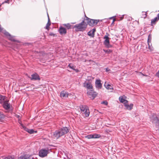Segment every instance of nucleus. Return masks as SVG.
Returning a JSON list of instances; mask_svg holds the SVG:
<instances>
[{
	"label": "nucleus",
	"instance_id": "obj_1",
	"mask_svg": "<svg viewBox=\"0 0 159 159\" xmlns=\"http://www.w3.org/2000/svg\"><path fill=\"white\" fill-rule=\"evenodd\" d=\"M69 132V130L67 127H63L53 132L52 136L55 139H58L62 136L67 133Z\"/></svg>",
	"mask_w": 159,
	"mask_h": 159
},
{
	"label": "nucleus",
	"instance_id": "obj_2",
	"mask_svg": "<svg viewBox=\"0 0 159 159\" xmlns=\"http://www.w3.org/2000/svg\"><path fill=\"white\" fill-rule=\"evenodd\" d=\"M73 28H75V30L76 31H83L85 30L87 28V26L84 19L80 23L74 25Z\"/></svg>",
	"mask_w": 159,
	"mask_h": 159
},
{
	"label": "nucleus",
	"instance_id": "obj_3",
	"mask_svg": "<svg viewBox=\"0 0 159 159\" xmlns=\"http://www.w3.org/2000/svg\"><path fill=\"white\" fill-rule=\"evenodd\" d=\"M85 16L86 18L84 19L85 20V23H86L87 26L88 25L91 26H93L95 25H96L99 21L98 20L90 19L87 17L85 15Z\"/></svg>",
	"mask_w": 159,
	"mask_h": 159
},
{
	"label": "nucleus",
	"instance_id": "obj_4",
	"mask_svg": "<svg viewBox=\"0 0 159 159\" xmlns=\"http://www.w3.org/2000/svg\"><path fill=\"white\" fill-rule=\"evenodd\" d=\"M79 107L81 112L84 114L85 117H87L89 116L90 112L88 106L85 105H81Z\"/></svg>",
	"mask_w": 159,
	"mask_h": 159
},
{
	"label": "nucleus",
	"instance_id": "obj_5",
	"mask_svg": "<svg viewBox=\"0 0 159 159\" xmlns=\"http://www.w3.org/2000/svg\"><path fill=\"white\" fill-rule=\"evenodd\" d=\"M107 35H105L103 37L104 39H105L104 44L107 48H111L112 46L110 44V38L108 37L109 35L107 33Z\"/></svg>",
	"mask_w": 159,
	"mask_h": 159
},
{
	"label": "nucleus",
	"instance_id": "obj_6",
	"mask_svg": "<svg viewBox=\"0 0 159 159\" xmlns=\"http://www.w3.org/2000/svg\"><path fill=\"white\" fill-rule=\"evenodd\" d=\"M49 153V149L48 148L42 149L39 150V155L40 157H44L46 156Z\"/></svg>",
	"mask_w": 159,
	"mask_h": 159
},
{
	"label": "nucleus",
	"instance_id": "obj_7",
	"mask_svg": "<svg viewBox=\"0 0 159 159\" xmlns=\"http://www.w3.org/2000/svg\"><path fill=\"white\" fill-rule=\"evenodd\" d=\"M87 93L88 95L92 96L93 97V99L95 98L97 95V93L96 92L93 91V89H90L87 90Z\"/></svg>",
	"mask_w": 159,
	"mask_h": 159
},
{
	"label": "nucleus",
	"instance_id": "obj_8",
	"mask_svg": "<svg viewBox=\"0 0 159 159\" xmlns=\"http://www.w3.org/2000/svg\"><path fill=\"white\" fill-rule=\"evenodd\" d=\"M2 104V107L5 109L8 110L10 109V104L8 103V101L5 100Z\"/></svg>",
	"mask_w": 159,
	"mask_h": 159
},
{
	"label": "nucleus",
	"instance_id": "obj_9",
	"mask_svg": "<svg viewBox=\"0 0 159 159\" xmlns=\"http://www.w3.org/2000/svg\"><path fill=\"white\" fill-rule=\"evenodd\" d=\"M31 77L30 78V80H40V78L39 75L37 73H35L31 75Z\"/></svg>",
	"mask_w": 159,
	"mask_h": 159
},
{
	"label": "nucleus",
	"instance_id": "obj_10",
	"mask_svg": "<svg viewBox=\"0 0 159 159\" xmlns=\"http://www.w3.org/2000/svg\"><path fill=\"white\" fill-rule=\"evenodd\" d=\"M100 80H97L95 81V86L98 89H100L102 88V84Z\"/></svg>",
	"mask_w": 159,
	"mask_h": 159
},
{
	"label": "nucleus",
	"instance_id": "obj_11",
	"mask_svg": "<svg viewBox=\"0 0 159 159\" xmlns=\"http://www.w3.org/2000/svg\"><path fill=\"white\" fill-rule=\"evenodd\" d=\"M69 95V93L65 91H62L60 94V97L62 98H67Z\"/></svg>",
	"mask_w": 159,
	"mask_h": 159
},
{
	"label": "nucleus",
	"instance_id": "obj_12",
	"mask_svg": "<svg viewBox=\"0 0 159 159\" xmlns=\"http://www.w3.org/2000/svg\"><path fill=\"white\" fill-rule=\"evenodd\" d=\"M84 87L88 89H93V87L91 83L89 82L86 83V82L84 83Z\"/></svg>",
	"mask_w": 159,
	"mask_h": 159
},
{
	"label": "nucleus",
	"instance_id": "obj_13",
	"mask_svg": "<svg viewBox=\"0 0 159 159\" xmlns=\"http://www.w3.org/2000/svg\"><path fill=\"white\" fill-rule=\"evenodd\" d=\"M125 106L126 108V109L128 110H131L133 107V104L132 103H131L129 105L128 102L125 103H124Z\"/></svg>",
	"mask_w": 159,
	"mask_h": 159
},
{
	"label": "nucleus",
	"instance_id": "obj_14",
	"mask_svg": "<svg viewBox=\"0 0 159 159\" xmlns=\"http://www.w3.org/2000/svg\"><path fill=\"white\" fill-rule=\"evenodd\" d=\"M126 98V97L125 96H120L119 98V100L121 102L124 103V104L125 103L128 102V101L125 99Z\"/></svg>",
	"mask_w": 159,
	"mask_h": 159
},
{
	"label": "nucleus",
	"instance_id": "obj_15",
	"mask_svg": "<svg viewBox=\"0 0 159 159\" xmlns=\"http://www.w3.org/2000/svg\"><path fill=\"white\" fill-rule=\"evenodd\" d=\"M147 42L148 44V49H149L150 51L151 52L153 51L154 50V48L152 46V44L151 43H151V39L150 40H149V38L148 39Z\"/></svg>",
	"mask_w": 159,
	"mask_h": 159
},
{
	"label": "nucleus",
	"instance_id": "obj_16",
	"mask_svg": "<svg viewBox=\"0 0 159 159\" xmlns=\"http://www.w3.org/2000/svg\"><path fill=\"white\" fill-rule=\"evenodd\" d=\"M19 159H34V158L31 155L28 156L27 155H25L24 156L20 157L19 158Z\"/></svg>",
	"mask_w": 159,
	"mask_h": 159
},
{
	"label": "nucleus",
	"instance_id": "obj_17",
	"mask_svg": "<svg viewBox=\"0 0 159 159\" xmlns=\"http://www.w3.org/2000/svg\"><path fill=\"white\" fill-rule=\"evenodd\" d=\"M59 32L61 34H65L66 33V29L62 27H60V28Z\"/></svg>",
	"mask_w": 159,
	"mask_h": 159
},
{
	"label": "nucleus",
	"instance_id": "obj_18",
	"mask_svg": "<svg viewBox=\"0 0 159 159\" xmlns=\"http://www.w3.org/2000/svg\"><path fill=\"white\" fill-rule=\"evenodd\" d=\"M159 19L157 17L154 18L153 19H152L151 20V25H155L156 22Z\"/></svg>",
	"mask_w": 159,
	"mask_h": 159
},
{
	"label": "nucleus",
	"instance_id": "obj_19",
	"mask_svg": "<svg viewBox=\"0 0 159 159\" xmlns=\"http://www.w3.org/2000/svg\"><path fill=\"white\" fill-rule=\"evenodd\" d=\"M6 97L0 94V103L2 104L5 100Z\"/></svg>",
	"mask_w": 159,
	"mask_h": 159
},
{
	"label": "nucleus",
	"instance_id": "obj_20",
	"mask_svg": "<svg viewBox=\"0 0 159 159\" xmlns=\"http://www.w3.org/2000/svg\"><path fill=\"white\" fill-rule=\"evenodd\" d=\"M48 22L46 24V25L45 27V29L48 30V27L51 25V22L50 21V19L48 15Z\"/></svg>",
	"mask_w": 159,
	"mask_h": 159
},
{
	"label": "nucleus",
	"instance_id": "obj_21",
	"mask_svg": "<svg viewBox=\"0 0 159 159\" xmlns=\"http://www.w3.org/2000/svg\"><path fill=\"white\" fill-rule=\"evenodd\" d=\"M104 86L107 89H113V87L109 84H108L106 86V84H105Z\"/></svg>",
	"mask_w": 159,
	"mask_h": 159
},
{
	"label": "nucleus",
	"instance_id": "obj_22",
	"mask_svg": "<svg viewBox=\"0 0 159 159\" xmlns=\"http://www.w3.org/2000/svg\"><path fill=\"white\" fill-rule=\"evenodd\" d=\"M5 115L1 112H0V121L2 120L5 117Z\"/></svg>",
	"mask_w": 159,
	"mask_h": 159
},
{
	"label": "nucleus",
	"instance_id": "obj_23",
	"mask_svg": "<svg viewBox=\"0 0 159 159\" xmlns=\"http://www.w3.org/2000/svg\"><path fill=\"white\" fill-rule=\"evenodd\" d=\"M63 25L65 26L68 29H71V25L69 23H68L67 24H64Z\"/></svg>",
	"mask_w": 159,
	"mask_h": 159
},
{
	"label": "nucleus",
	"instance_id": "obj_24",
	"mask_svg": "<svg viewBox=\"0 0 159 159\" xmlns=\"http://www.w3.org/2000/svg\"><path fill=\"white\" fill-rule=\"evenodd\" d=\"M8 38L10 40L13 42H16L18 41L17 40L15 39L14 37L12 36L11 35L9 37H8Z\"/></svg>",
	"mask_w": 159,
	"mask_h": 159
},
{
	"label": "nucleus",
	"instance_id": "obj_25",
	"mask_svg": "<svg viewBox=\"0 0 159 159\" xmlns=\"http://www.w3.org/2000/svg\"><path fill=\"white\" fill-rule=\"evenodd\" d=\"M85 138L88 139H93V134H89L85 136Z\"/></svg>",
	"mask_w": 159,
	"mask_h": 159
},
{
	"label": "nucleus",
	"instance_id": "obj_26",
	"mask_svg": "<svg viewBox=\"0 0 159 159\" xmlns=\"http://www.w3.org/2000/svg\"><path fill=\"white\" fill-rule=\"evenodd\" d=\"M93 139H98L99 138L101 137V135L100 134H93Z\"/></svg>",
	"mask_w": 159,
	"mask_h": 159
},
{
	"label": "nucleus",
	"instance_id": "obj_27",
	"mask_svg": "<svg viewBox=\"0 0 159 159\" xmlns=\"http://www.w3.org/2000/svg\"><path fill=\"white\" fill-rule=\"evenodd\" d=\"M68 66L70 68H71L73 70H75V66H74L71 64H70Z\"/></svg>",
	"mask_w": 159,
	"mask_h": 159
},
{
	"label": "nucleus",
	"instance_id": "obj_28",
	"mask_svg": "<svg viewBox=\"0 0 159 159\" xmlns=\"http://www.w3.org/2000/svg\"><path fill=\"white\" fill-rule=\"evenodd\" d=\"M21 126L22 127L23 129L25 130V131L28 132V131L29 130V129L28 128H26V127L24 126V125L23 124H21Z\"/></svg>",
	"mask_w": 159,
	"mask_h": 159
},
{
	"label": "nucleus",
	"instance_id": "obj_29",
	"mask_svg": "<svg viewBox=\"0 0 159 159\" xmlns=\"http://www.w3.org/2000/svg\"><path fill=\"white\" fill-rule=\"evenodd\" d=\"M88 35L89 36H91L92 37H93L94 36V34H93L92 33V31H90L88 33Z\"/></svg>",
	"mask_w": 159,
	"mask_h": 159
},
{
	"label": "nucleus",
	"instance_id": "obj_30",
	"mask_svg": "<svg viewBox=\"0 0 159 159\" xmlns=\"http://www.w3.org/2000/svg\"><path fill=\"white\" fill-rule=\"evenodd\" d=\"M103 51H104L105 52L107 53H110L112 52V51L110 49H107V50H103Z\"/></svg>",
	"mask_w": 159,
	"mask_h": 159
},
{
	"label": "nucleus",
	"instance_id": "obj_31",
	"mask_svg": "<svg viewBox=\"0 0 159 159\" xmlns=\"http://www.w3.org/2000/svg\"><path fill=\"white\" fill-rule=\"evenodd\" d=\"M4 34L6 35L7 36L8 38L11 35L8 32L6 31H5Z\"/></svg>",
	"mask_w": 159,
	"mask_h": 159
},
{
	"label": "nucleus",
	"instance_id": "obj_32",
	"mask_svg": "<svg viewBox=\"0 0 159 159\" xmlns=\"http://www.w3.org/2000/svg\"><path fill=\"white\" fill-rule=\"evenodd\" d=\"M3 159H14V157L11 156H8L5 157Z\"/></svg>",
	"mask_w": 159,
	"mask_h": 159
},
{
	"label": "nucleus",
	"instance_id": "obj_33",
	"mask_svg": "<svg viewBox=\"0 0 159 159\" xmlns=\"http://www.w3.org/2000/svg\"><path fill=\"white\" fill-rule=\"evenodd\" d=\"M34 131L33 129H29L28 133L30 134H32L34 133Z\"/></svg>",
	"mask_w": 159,
	"mask_h": 159
},
{
	"label": "nucleus",
	"instance_id": "obj_34",
	"mask_svg": "<svg viewBox=\"0 0 159 159\" xmlns=\"http://www.w3.org/2000/svg\"><path fill=\"white\" fill-rule=\"evenodd\" d=\"M101 104H104L105 105H107L108 104V102L107 101H105L102 102H101Z\"/></svg>",
	"mask_w": 159,
	"mask_h": 159
},
{
	"label": "nucleus",
	"instance_id": "obj_35",
	"mask_svg": "<svg viewBox=\"0 0 159 159\" xmlns=\"http://www.w3.org/2000/svg\"><path fill=\"white\" fill-rule=\"evenodd\" d=\"M91 31H92V33L93 34H94V32L96 31V29H93Z\"/></svg>",
	"mask_w": 159,
	"mask_h": 159
},
{
	"label": "nucleus",
	"instance_id": "obj_36",
	"mask_svg": "<svg viewBox=\"0 0 159 159\" xmlns=\"http://www.w3.org/2000/svg\"><path fill=\"white\" fill-rule=\"evenodd\" d=\"M143 13H144V14L143 15V17L144 18H146L147 16V14L146 13H145V12H143Z\"/></svg>",
	"mask_w": 159,
	"mask_h": 159
},
{
	"label": "nucleus",
	"instance_id": "obj_37",
	"mask_svg": "<svg viewBox=\"0 0 159 159\" xmlns=\"http://www.w3.org/2000/svg\"><path fill=\"white\" fill-rule=\"evenodd\" d=\"M156 75L157 76L159 77V70L156 73Z\"/></svg>",
	"mask_w": 159,
	"mask_h": 159
},
{
	"label": "nucleus",
	"instance_id": "obj_38",
	"mask_svg": "<svg viewBox=\"0 0 159 159\" xmlns=\"http://www.w3.org/2000/svg\"><path fill=\"white\" fill-rule=\"evenodd\" d=\"M148 38H149V40L151 38V36L150 34H149L148 36Z\"/></svg>",
	"mask_w": 159,
	"mask_h": 159
},
{
	"label": "nucleus",
	"instance_id": "obj_39",
	"mask_svg": "<svg viewBox=\"0 0 159 159\" xmlns=\"http://www.w3.org/2000/svg\"><path fill=\"white\" fill-rule=\"evenodd\" d=\"M9 0H7V1H5L4 2L6 3H9Z\"/></svg>",
	"mask_w": 159,
	"mask_h": 159
},
{
	"label": "nucleus",
	"instance_id": "obj_40",
	"mask_svg": "<svg viewBox=\"0 0 159 159\" xmlns=\"http://www.w3.org/2000/svg\"><path fill=\"white\" fill-rule=\"evenodd\" d=\"M106 71H107V72H108V71L109 70H110V69H109L108 68H107L106 69Z\"/></svg>",
	"mask_w": 159,
	"mask_h": 159
},
{
	"label": "nucleus",
	"instance_id": "obj_41",
	"mask_svg": "<svg viewBox=\"0 0 159 159\" xmlns=\"http://www.w3.org/2000/svg\"><path fill=\"white\" fill-rule=\"evenodd\" d=\"M156 17L159 20V13L157 14V16Z\"/></svg>",
	"mask_w": 159,
	"mask_h": 159
},
{
	"label": "nucleus",
	"instance_id": "obj_42",
	"mask_svg": "<svg viewBox=\"0 0 159 159\" xmlns=\"http://www.w3.org/2000/svg\"><path fill=\"white\" fill-rule=\"evenodd\" d=\"M76 70V72H77V71H78V70L77 69H76V70H75H75Z\"/></svg>",
	"mask_w": 159,
	"mask_h": 159
},
{
	"label": "nucleus",
	"instance_id": "obj_43",
	"mask_svg": "<svg viewBox=\"0 0 159 159\" xmlns=\"http://www.w3.org/2000/svg\"><path fill=\"white\" fill-rule=\"evenodd\" d=\"M92 159H94V158H92Z\"/></svg>",
	"mask_w": 159,
	"mask_h": 159
}]
</instances>
